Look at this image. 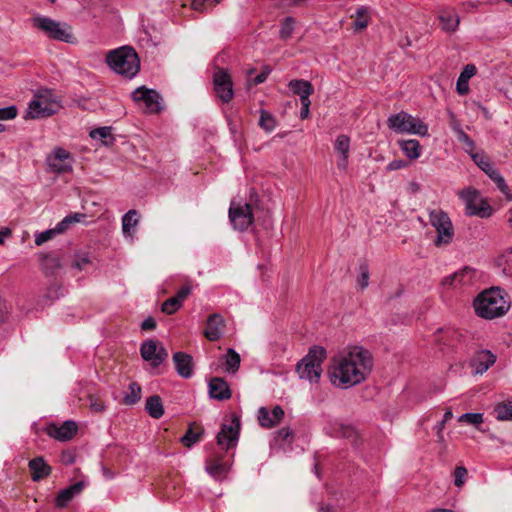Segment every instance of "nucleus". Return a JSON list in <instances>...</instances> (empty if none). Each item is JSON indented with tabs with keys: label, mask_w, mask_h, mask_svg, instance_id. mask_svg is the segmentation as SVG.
Segmentation results:
<instances>
[{
	"label": "nucleus",
	"mask_w": 512,
	"mask_h": 512,
	"mask_svg": "<svg viewBox=\"0 0 512 512\" xmlns=\"http://www.w3.org/2000/svg\"><path fill=\"white\" fill-rule=\"evenodd\" d=\"M372 369L373 356L370 351L354 345L332 357L328 375L335 387L348 389L363 383Z\"/></svg>",
	"instance_id": "1"
},
{
	"label": "nucleus",
	"mask_w": 512,
	"mask_h": 512,
	"mask_svg": "<svg viewBox=\"0 0 512 512\" xmlns=\"http://www.w3.org/2000/svg\"><path fill=\"white\" fill-rule=\"evenodd\" d=\"M473 307L477 316L492 320L505 315L510 309V302L500 288L492 287L474 299Z\"/></svg>",
	"instance_id": "2"
},
{
	"label": "nucleus",
	"mask_w": 512,
	"mask_h": 512,
	"mask_svg": "<svg viewBox=\"0 0 512 512\" xmlns=\"http://www.w3.org/2000/svg\"><path fill=\"white\" fill-rule=\"evenodd\" d=\"M106 63L118 75L134 78L140 70V60L136 51L129 46L111 50L106 55Z\"/></svg>",
	"instance_id": "3"
},
{
	"label": "nucleus",
	"mask_w": 512,
	"mask_h": 512,
	"mask_svg": "<svg viewBox=\"0 0 512 512\" xmlns=\"http://www.w3.org/2000/svg\"><path fill=\"white\" fill-rule=\"evenodd\" d=\"M32 26L47 37L65 43H73L75 37L69 24L56 21L50 17L37 15L31 19Z\"/></svg>",
	"instance_id": "4"
},
{
	"label": "nucleus",
	"mask_w": 512,
	"mask_h": 512,
	"mask_svg": "<svg viewBox=\"0 0 512 512\" xmlns=\"http://www.w3.org/2000/svg\"><path fill=\"white\" fill-rule=\"evenodd\" d=\"M387 125L398 134L428 136V125L405 111L391 114L387 119Z\"/></svg>",
	"instance_id": "5"
},
{
	"label": "nucleus",
	"mask_w": 512,
	"mask_h": 512,
	"mask_svg": "<svg viewBox=\"0 0 512 512\" xmlns=\"http://www.w3.org/2000/svg\"><path fill=\"white\" fill-rule=\"evenodd\" d=\"M326 357V351L323 347L313 346L308 354L297 364V372L301 379H306L311 383L318 382L322 372V362Z\"/></svg>",
	"instance_id": "6"
},
{
	"label": "nucleus",
	"mask_w": 512,
	"mask_h": 512,
	"mask_svg": "<svg viewBox=\"0 0 512 512\" xmlns=\"http://www.w3.org/2000/svg\"><path fill=\"white\" fill-rule=\"evenodd\" d=\"M457 195L465 205V214L467 216L488 218L492 215V207L476 188L465 187L459 190Z\"/></svg>",
	"instance_id": "7"
},
{
	"label": "nucleus",
	"mask_w": 512,
	"mask_h": 512,
	"mask_svg": "<svg viewBox=\"0 0 512 512\" xmlns=\"http://www.w3.org/2000/svg\"><path fill=\"white\" fill-rule=\"evenodd\" d=\"M59 108L60 104L53 99L52 91L48 89L40 90L35 94L34 99L30 101L25 118L38 119L49 117L55 114Z\"/></svg>",
	"instance_id": "8"
},
{
	"label": "nucleus",
	"mask_w": 512,
	"mask_h": 512,
	"mask_svg": "<svg viewBox=\"0 0 512 512\" xmlns=\"http://www.w3.org/2000/svg\"><path fill=\"white\" fill-rule=\"evenodd\" d=\"M429 222L435 228L437 236L434 244L437 247L450 244L454 237V227L448 214L441 209L429 211Z\"/></svg>",
	"instance_id": "9"
},
{
	"label": "nucleus",
	"mask_w": 512,
	"mask_h": 512,
	"mask_svg": "<svg viewBox=\"0 0 512 512\" xmlns=\"http://www.w3.org/2000/svg\"><path fill=\"white\" fill-rule=\"evenodd\" d=\"M73 161L71 153L62 147H55L46 157L48 171L57 174L71 172Z\"/></svg>",
	"instance_id": "10"
},
{
	"label": "nucleus",
	"mask_w": 512,
	"mask_h": 512,
	"mask_svg": "<svg viewBox=\"0 0 512 512\" xmlns=\"http://www.w3.org/2000/svg\"><path fill=\"white\" fill-rule=\"evenodd\" d=\"M229 219L234 229L245 231L253 223L254 217L251 205L248 203H231L229 208Z\"/></svg>",
	"instance_id": "11"
},
{
	"label": "nucleus",
	"mask_w": 512,
	"mask_h": 512,
	"mask_svg": "<svg viewBox=\"0 0 512 512\" xmlns=\"http://www.w3.org/2000/svg\"><path fill=\"white\" fill-rule=\"evenodd\" d=\"M131 97L134 102L143 103L148 113H158L162 109V98L154 89L145 86L138 87L132 92Z\"/></svg>",
	"instance_id": "12"
},
{
	"label": "nucleus",
	"mask_w": 512,
	"mask_h": 512,
	"mask_svg": "<svg viewBox=\"0 0 512 512\" xmlns=\"http://www.w3.org/2000/svg\"><path fill=\"white\" fill-rule=\"evenodd\" d=\"M240 432V419L234 415L230 424H222L217 434V444L228 451L237 445Z\"/></svg>",
	"instance_id": "13"
},
{
	"label": "nucleus",
	"mask_w": 512,
	"mask_h": 512,
	"mask_svg": "<svg viewBox=\"0 0 512 512\" xmlns=\"http://www.w3.org/2000/svg\"><path fill=\"white\" fill-rule=\"evenodd\" d=\"M213 84L216 95L222 102L228 103L234 97L233 83L230 75L224 70L218 68L213 74Z\"/></svg>",
	"instance_id": "14"
},
{
	"label": "nucleus",
	"mask_w": 512,
	"mask_h": 512,
	"mask_svg": "<svg viewBox=\"0 0 512 512\" xmlns=\"http://www.w3.org/2000/svg\"><path fill=\"white\" fill-rule=\"evenodd\" d=\"M141 357L148 362H151L153 367H158L168 357V352L163 345H158V342L149 339L144 341L140 347Z\"/></svg>",
	"instance_id": "15"
},
{
	"label": "nucleus",
	"mask_w": 512,
	"mask_h": 512,
	"mask_svg": "<svg viewBox=\"0 0 512 512\" xmlns=\"http://www.w3.org/2000/svg\"><path fill=\"white\" fill-rule=\"evenodd\" d=\"M153 492L160 498L175 500L183 492L181 482H151Z\"/></svg>",
	"instance_id": "16"
},
{
	"label": "nucleus",
	"mask_w": 512,
	"mask_h": 512,
	"mask_svg": "<svg viewBox=\"0 0 512 512\" xmlns=\"http://www.w3.org/2000/svg\"><path fill=\"white\" fill-rule=\"evenodd\" d=\"M78 426L76 422L68 420L65 421L62 425L57 426L52 424L48 427L47 433L50 437L58 440V441H69L73 438V436L77 433Z\"/></svg>",
	"instance_id": "17"
},
{
	"label": "nucleus",
	"mask_w": 512,
	"mask_h": 512,
	"mask_svg": "<svg viewBox=\"0 0 512 512\" xmlns=\"http://www.w3.org/2000/svg\"><path fill=\"white\" fill-rule=\"evenodd\" d=\"M496 355L490 350L482 349L477 351L471 359V366L476 374L482 375L496 362Z\"/></svg>",
	"instance_id": "18"
},
{
	"label": "nucleus",
	"mask_w": 512,
	"mask_h": 512,
	"mask_svg": "<svg viewBox=\"0 0 512 512\" xmlns=\"http://www.w3.org/2000/svg\"><path fill=\"white\" fill-rule=\"evenodd\" d=\"M284 417V410L280 406H275L271 411L265 407L258 410V420L262 427L272 428L276 426Z\"/></svg>",
	"instance_id": "19"
},
{
	"label": "nucleus",
	"mask_w": 512,
	"mask_h": 512,
	"mask_svg": "<svg viewBox=\"0 0 512 512\" xmlns=\"http://www.w3.org/2000/svg\"><path fill=\"white\" fill-rule=\"evenodd\" d=\"M173 362L175 370L179 376L189 379L193 375V358L184 352H176L173 354Z\"/></svg>",
	"instance_id": "20"
},
{
	"label": "nucleus",
	"mask_w": 512,
	"mask_h": 512,
	"mask_svg": "<svg viewBox=\"0 0 512 512\" xmlns=\"http://www.w3.org/2000/svg\"><path fill=\"white\" fill-rule=\"evenodd\" d=\"M209 395L211 398L224 401L231 398V390L228 383L220 377H214L209 381Z\"/></svg>",
	"instance_id": "21"
},
{
	"label": "nucleus",
	"mask_w": 512,
	"mask_h": 512,
	"mask_svg": "<svg viewBox=\"0 0 512 512\" xmlns=\"http://www.w3.org/2000/svg\"><path fill=\"white\" fill-rule=\"evenodd\" d=\"M230 467V463L223 460L220 456H214L208 459L205 463L207 473L213 478L226 477Z\"/></svg>",
	"instance_id": "22"
},
{
	"label": "nucleus",
	"mask_w": 512,
	"mask_h": 512,
	"mask_svg": "<svg viewBox=\"0 0 512 512\" xmlns=\"http://www.w3.org/2000/svg\"><path fill=\"white\" fill-rule=\"evenodd\" d=\"M223 327V317L217 313L211 314L207 318V327L204 331V335L210 341H217L222 336Z\"/></svg>",
	"instance_id": "23"
},
{
	"label": "nucleus",
	"mask_w": 512,
	"mask_h": 512,
	"mask_svg": "<svg viewBox=\"0 0 512 512\" xmlns=\"http://www.w3.org/2000/svg\"><path fill=\"white\" fill-rule=\"evenodd\" d=\"M85 488V482H74L73 485L62 489L55 498V504L59 508L66 507L69 502Z\"/></svg>",
	"instance_id": "24"
},
{
	"label": "nucleus",
	"mask_w": 512,
	"mask_h": 512,
	"mask_svg": "<svg viewBox=\"0 0 512 512\" xmlns=\"http://www.w3.org/2000/svg\"><path fill=\"white\" fill-rule=\"evenodd\" d=\"M438 19L440 21L441 29L448 33L456 31L460 23L458 14L451 8L441 9Z\"/></svg>",
	"instance_id": "25"
},
{
	"label": "nucleus",
	"mask_w": 512,
	"mask_h": 512,
	"mask_svg": "<svg viewBox=\"0 0 512 512\" xmlns=\"http://www.w3.org/2000/svg\"><path fill=\"white\" fill-rule=\"evenodd\" d=\"M288 88L294 95H298L300 102L310 100L314 93V87L311 82L303 79H293L288 83Z\"/></svg>",
	"instance_id": "26"
},
{
	"label": "nucleus",
	"mask_w": 512,
	"mask_h": 512,
	"mask_svg": "<svg viewBox=\"0 0 512 512\" xmlns=\"http://www.w3.org/2000/svg\"><path fill=\"white\" fill-rule=\"evenodd\" d=\"M476 72L477 69L474 64H467L464 66L456 82V90L459 95H466L469 92L468 82Z\"/></svg>",
	"instance_id": "27"
},
{
	"label": "nucleus",
	"mask_w": 512,
	"mask_h": 512,
	"mask_svg": "<svg viewBox=\"0 0 512 512\" xmlns=\"http://www.w3.org/2000/svg\"><path fill=\"white\" fill-rule=\"evenodd\" d=\"M28 465L32 473V480H40L50 476L51 467L45 462L43 457H36L30 460Z\"/></svg>",
	"instance_id": "28"
},
{
	"label": "nucleus",
	"mask_w": 512,
	"mask_h": 512,
	"mask_svg": "<svg viewBox=\"0 0 512 512\" xmlns=\"http://www.w3.org/2000/svg\"><path fill=\"white\" fill-rule=\"evenodd\" d=\"M204 434V429L196 424H190L186 433L180 438V442L187 448L198 443Z\"/></svg>",
	"instance_id": "29"
},
{
	"label": "nucleus",
	"mask_w": 512,
	"mask_h": 512,
	"mask_svg": "<svg viewBox=\"0 0 512 512\" xmlns=\"http://www.w3.org/2000/svg\"><path fill=\"white\" fill-rule=\"evenodd\" d=\"M399 147L402 150V152L412 160H415L420 157L422 153V147L418 140L416 139H407V140H400Z\"/></svg>",
	"instance_id": "30"
},
{
	"label": "nucleus",
	"mask_w": 512,
	"mask_h": 512,
	"mask_svg": "<svg viewBox=\"0 0 512 512\" xmlns=\"http://www.w3.org/2000/svg\"><path fill=\"white\" fill-rule=\"evenodd\" d=\"M145 409L152 418H161L164 414V408L160 396L152 395L148 397L146 400Z\"/></svg>",
	"instance_id": "31"
},
{
	"label": "nucleus",
	"mask_w": 512,
	"mask_h": 512,
	"mask_svg": "<svg viewBox=\"0 0 512 512\" xmlns=\"http://www.w3.org/2000/svg\"><path fill=\"white\" fill-rule=\"evenodd\" d=\"M142 389L136 382H132L128 386V391L124 393L123 403L125 405H134L141 399Z\"/></svg>",
	"instance_id": "32"
},
{
	"label": "nucleus",
	"mask_w": 512,
	"mask_h": 512,
	"mask_svg": "<svg viewBox=\"0 0 512 512\" xmlns=\"http://www.w3.org/2000/svg\"><path fill=\"white\" fill-rule=\"evenodd\" d=\"M241 358L233 348H229L225 355V370L228 373H235L240 367Z\"/></svg>",
	"instance_id": "33"
},
{
	"label": "nucleus",
	"mask_w": 512,
	"mask_h": 512,
	"mask_svg": "<svg viewBox=\"0 0 512 512\" xmlns=\"http://www.w3.org/2000/svg\"><path fill=\"white\" fill-rule=\"evenodd\" d=\"M494 414L499 421H512V402H502L495 406Z\"/></svg>",
	"instance_id": "34"
},
{
	"label": "nucleus",
	"mask_w": 512,
	"mask_h": 512,
	"mask_svg": "<svg viewBox=\"0 0 512 512\" xmlns=\"http://www.w3.org/2000/svg\"><path fill=\"white\" fill-rule=\"evenodd\" d=\"M139 222L138 213L136 210H129L122 217V230L124 234H129L137 226Z\"/></svg>",
	"instance_id": "35"
},
{
	"label": "nucleus",
	"mask_w": 512,
	"mask_h": 512,
	"mask_svg": "<svg viewBox=\"0 0 512 512\" xmlns=\"http://www.w3.org/2000/svg\"><path fill=\"white\" fill-rule=\"evenodd\" d=\"M353 17L355 18L353 26L356 30H363L368 26L369 13L367 8H358Z\"/></svg>",
	"instance_id": "36"
},
{
	"label": "nucleus",
	"mask_w": 512,
	"mask_h": 512,
	"mask_svg": "<svg viewBox=\"0 0 512 512\" xmlns=\"http://www.w3.org/2000/svg\"><path fill=\"white\" fill-rule=\"evenodd\" d=\"M275 117L266 110L260 111L259 126L266 132H272L276 128Z\"/></svg>",
	"instance_id": "37"
},
{
	"label": "nucleus",
	"mask_w": 512,
	"mask_h": 512,
	"mask_svg": "<svg viewBox=\"0 0 512 512\" xmlns=\"http://www.w3.org/2000/svg\"><path fill=\"white\" fill-rule=\"evenodd\" d=\"M85 217H86L85 214H82V213H73V214L67 215L62 221H60L57 224V230L60 232H64L70 224L80 222Z\"/></svg>",
	"instance_id": "38"
},
{
	"label": "nucleus",
	"mask_w": 512,
	"mask_h": 512,
	"mask_svg": "<svg viewBox=\"0 0 512 512\" xmlns=\"http://www.w3.org/2000/svg\"><path fill=\"white\" fill-rule=\"evenodd\" d=\"M334 148L337 152H339L342 156L348 155L350 149V139L347 135L341 134L337 136Z\"/></svg>",
	"instance_id": "39"
},
{
	"label": "nucleus",
	"mask_w": 512,
	"mask_h": 512,
	"mask_svg": "<svg viewBox=\"0 0 512 512\" xmlns=\"http://www.w3.org/2000/svg\"><path fill=\"white\" fill-rule=\"evenodd\" d=\"M90 137H91L92 139H99V140H102V142H103L105 145H108V141H107V139H108V138H109L111 141L113 140L112 135H111L110 127H100V128L93 129V130L90 132Z\"/></svg>",
	"instance_id": "40"
},
{
	"label": "nucleus",
	"mask_w": 512,
	"mask_h": 512,
	"mask_svg": "<svg viewBox=\"0 0 512 512\" xmlns=\"http://www.w3.org/2000/svg\"><path fill=\"white\" fill-rule=\"evenodd\" d=\"M295 20L292 17H286L281 23V28L279 31L280 37L282 39H288L294 30Z\"/></svg>",
	"instance_id": "41"
},
{
	"label": "nucleus",
	"mask_w": 512,
	"mask_h": 512,
	"mask_svg": "<svg viewBox=\"0 0 512 512\" xmlns=\"http://www.w3.org/2000/svg\"><path fill=\"white\" fill-rule=\"evenodd\" d=\"M90 264L91 257L89 253L82 252L75 255L72 267L81 271L84 270Z\"/></svg>",
	"instance_id": "42"
},
{
	"label": "nucleus",
	"mask_w": 512,
	"mask_h": 512,
	"mask_svg": "<svg viewBox=\"0 0 512 512\" xmlns=\"http://www.w3.org/2000/svg\"><path fill=\"white\" fill-rule=\"evenodd\" d=\"M181 303H179L176 299L173 297L168 298L166 301L163 302L161 306V310L163 313L167 315H172L176 311H178L181 308Z\"/></svg>",
	"instance_id": "43"
},
{
	"label": "nucleus",
	"mask_w": 512,
	"mask_h": 512,
	"mask_svg": "<svg viewBox=\"0 0 512 512\" xmlns=\"http://www.w3.org/2000/svg\"><path fill=\"white\" fill-rule=\"evenodd\" d=\"M459 422H465L477 426L483 422L482 413H464L458 418Z\"/></svg>",
	"instance_id": "44"
},
{
	"label": "nucleus",
	"mask_w": 512,
	"mask_h": 512,
	"mask_svg": "<svg viewBox=\"0 0 512 512\" xmlns=\"http://www.w3.org/2000/svg\"><path fill=\"white\" fill-rule=\"evenodd\" d=\"M473 161L475 162V164L481 169L483 170L484 172H488L487 170H490L491 169V166L493 165L489 158L486 157L485 155L483 154H479V153H476V154H473L471 155Z\"/></svg>",
	"instance_id": "45"
},
{
	"label": "nucleus",
	"mask_w": 512,
	"mask_h": 512,
	"mask_svg": "<svg viewBox=\"0 0 512 512\" xmlns=\"http://www.w3.org/2000/svg\"><path fill=\"white\" fill-rule=\"evenodd\" d=\"M61 233L57 230V226L53 229L45 230L35 237V244L40 246L47 242L48 240L52 239L54 235Z\"/></svg>",
	"instance_id": "46"
},
{
	"label": "nucleus",
	"mask_w": 512,
	"mask_h": 512,
	"mask_svg": "<svg viewBox=\"0 0 512 512\" xmlns=\"http://www.w3.org/2000/svg\"><path fill=\"white\" fill-rule=\"evenodd\" d=\"M360 275L358 279V284L360 288L363 290L367 288L369 284V268L366 263H362L359 267Z\"/></svg>",
	"instance_id": "47"
},
{
	"label": "nucleus",
	"mask_w": 512,
	"mask_h": 512,
	"mask_svg": "<svg viewBox=\"0 0 512 512\" xmlns=\"http://www.w3.org/2000/svg\"><path fill=\"white\" fill-rule=\"evenodd\" d=\"M17 116V108L14 105L0 108V120H11Z\"/></svg>",
	"instance_id": "48"
},
{
	"label": "nucleus",
	"mask_w": 512,
	"mask_h": 512,
	"mask_svg": "<svg viewBox=\"0 0 512 512\" xmlns=\"http://www.w3.org/2000/svg\"><path fill=\"white\" fill-rule=\"evenodd\" d=\"M192 287L189 284H186L182 286L175 296H173L174 299H176L181 305H183V302L186 300V298L191 294Z\"/></svg>",
	"instance_id": "49"
},
{
	"label": "nucleus",
	"mask_w": 512,
	"mask_h": 512,
	"mask_svg": "<svg viewBox=\"0 0 512 512\" xmlns=\"http://www.w3.org/2000/svg\"><path fill=\"white\" fill-rule=\"evenodd\" d=\"M497 188L505 195L508 201H512V194L509 189V186L506 184L505 179L503 177H499L495 182Z\"/></svg>",
	"instance_id": "50"
},
{
	"label": "nucleus",
	"mask_w": 512,
	"mask_h": 512,
	"mask_svg": "<svg viewBox=\"0 0 512 512\" xmlns=\"http://www.w3.org/2000/svg\"><path fill=\"white\" fill-rule=\"evenodd\" d=\"M89 401H90V409L92 411L97 412V413L105 411L106 405L102 400H100L94 396H90Z\"/></svg>",
	"instance_id": "51"
},
{
	"label": "nucleus",
	"mask_w": 512,
	"mask_h": 512,
	"mask_svg": "<svg viewBox=\"0 0 512 512\" xmlns=\"http://www.w3.org/2000/svg\"><path fill=\"white\" fill-rule=\"evenodd\" d=\"M62 287L58 284L51 285L46 293V297L50 300L58 299L63 293L61 292Z\"/></svg>",
	"instance_id": "52"
},
{
	"label": "nucleus",
	"mask_w": 512,
	"mask_h": 512,
	"mask_svg": "<svg viewBox=\"0 0 512 512\" xmlns=\"http://www.w3.org/2000/svg\"><path fill=\"white\" fill-rule=\"evenodd\" d=\"M454 130L457 132L458 140L460 142H463L464 144L469 145V146L474 145L471 138L460 127H454Z\"/></svg>",
	"instance_id": "53"
},
{
	"label": "nucleus",
	"mask_w": 512,
	"mask_h": 512,
	"mask_svg": "<svg viewBox=\"0 0 512 512\" xmlns=\"http://www.w3.org/2000/svg\"><path fill=\"white\" fill-rule=\"evenodd\" d=\"M301 103V110H300V118L301 119H307L310 115V105H311V101L310 100H306L304 102H300Z\"/></svg>",
	"instance_id": "54"
},
{
	"label": "nucleus",
	"mask_w": 512,
	"mask_h": 512,
	"mask_svg": "<svg viewBox=\"0 0 512 512\" xmlns=\"http://www.w3.org/2000/svg\"><path fill=\"white\" fill-rule=\"evenodd\" d=\"M271 72V69L270 68H265L263 71H261V73H259L254 79H253V83L255 85H258V84H261L263 82L266 81L268 75L270 74Z\"/></svg>",
	"instance_id": "55"
},
{
	"label": "nucleus",
	"mask_w": 512,
	"mask_h": 512,
	"mask_svg": "<svg viewBox=\"0 0 512 512\" xmlns=\"http://www.w3.org/2000/svg\"><path fill=\"white\" fill-rule=\"evenodd\" d=\"M468 471L463 466H457L454 470V480H463L467 475Z\"/></svg>",
	"instance_id": "56"
},
{
	"label": "nucleus",
	"mask_w": 512,
	"mask_h": 512,
	"mask_svg": "<svg viewBox=\"0 0 512 512\" xmlns=\"http://www.w3.org/2000/svg\"><path fill=\"white\" fill-rule=\"evenodd\" d=\"M156 327V321L154 320L153 317H148L146 318L142 324H141V328L142 330H152Z\"/></svg>",
	"instance_id": "57"
},
{
	"label": "nucleus",
	"mask_w": 512,
	"mask_h": 512,
	"mask_svg": "<svg viewBox=\"0 0 512 512\" xmlns=\"http://www.w3.org/2000/svg\"><path fill=\"white\" fill-rule=\"evenodd\" d=\"M207 0H193L192 7L197 11H204L207 9L206 7Z\"/></svg>",
	"instance_id": "58"
},
{
	"label": "nucleus",
	"mask_w": 512,
	"mask_h": 512,
	"mask_svg": "<svg viewBox=\"0 0 512 512\" xmlns=\"http://www.w3.org/2000/svg\"><path fill=\"white\" fill-rule=\"evenodd\" d=\"M61 460L63 463L70 465L74 463V455L71 452H63L61 455Z\"/></svg>",
	"instance_id": "59"
},
{
	"label": "nucleus",
	"mask_w": 512,
	"mask_h": 512,
	"mask_svg": "<svg viewBox=\"0 0 512 512\" xmlns=\"http://www.w3.org/2000/svg\"><path fill=\"white\" fill-rule=\"evenodd\" d=\"M277 435L278 438L287 440L292 435V432L289 428H282L277 432Z\"/></svg>",
	"instance_id": "60"
},
{
	"label": "nucleus",
	"mask_w": 512,
	"mask_h": 512,
	"mask_svg": "<svg viewBox=\"0 0 512 512\" xmlns=\"http://www.w3.org/2000/svg\"><path fill=\"white\" fill-rule=\"evenodd\" d=\"M487 171H488V172H485V173H486V174L490 177V179H491V180H493L494 182H496V181H497V179H498L499 177H502V176H501V174L499 173V171H498V170H496V169L494 168V166H493V165L491 166V169H490V170H487Z\"/></svg>",
	"instance_id": "61"
},
{
	"label": "nucleus",
	"mask_w": 512,
	"mask_h": 512,
	"mask_svg": "<svg viewBox=\"0 0 512 512\" xmlns=\"http://www.w3.org/2000/svg\"><path fill=\"white\" fill-rule=\"evenodd\" d=\"M404 167V162L402 160H394L390 162L387 166L388 170H397Z\"/></svg>",
	"instance_id": "62"
},
{
	"label": "nucleus",
	"mask_w": 512,
	"mask_h": 512,
	"mask_svg": "<svg viewBox=\"0 0 512 512\" xmlns=\"http://www.w3.org/2000/svg\"><path fill=\"white\" fill-rule=\"evenodd\" d=\"M6 314H7L6 303L3 299L0 298V322H3L5 320Z\"/></svg>",
	"instance_id": "63"
},
{
	"label": "nucleus",
	"mask_w": 512,
	"mask_h": 512,
	"mask_svg": "<svg viewBox=\"0 0 512 512\" xmlns=\"http://www.w3.org/2000/svg\"><path fill=\"white\" fill-rule=\"evenodd\" d=\"M51 265L53 267H60V260L57 257H47L45 259V265Z\"/></svg>",
	"instance_id": "64"
}]
</instances>
